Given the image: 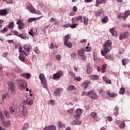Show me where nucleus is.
Instances as JSON below:
<instances>
[{"label":"nucleus","instance_id":"obj_34","mask_svg":"<svg viewBox=\"0 0 130 130\" xmlns=\"http://www.w3.org/2000/svg\"><path fill=\"white\" fill-rule=\"evenodd\" d=\"M125 92V88L121 87L120 89L119 93L121 95H123V94H124Z\"/></svg>","mask_w":130,"mask_h":130},{"label":"nucleus","instance_id":"obj_18","mask_svg":"<svg viewBox=\"0 0 130 130\" xmlns=\"http://www.w3.org/2000/svg\"><path fill=\"white\" fill-rule=\"evenodd\" d=\"M90 79L92 81H94L95 80H98L99 79V76L97 75H92L90 76Z\"/></svg>","mask_w":130,"mask_h":130},{"label":"nucleus","instance_id":"obj_64","mask_svg":"<svg viewBox=\"0 0 130 130\" xmlns=\"http://www.w3.org/2000/svg\"><path fill=\"white\" fill-rule=\"evenodd\" d=\"M107 119H108V121H112V117L111 116L107 117Z\"/></svg>","mask_w":130,"mask_h":130},{"label":"nucleus","instance_id":"obj_25","mask_svg":"<svg viewBox=\"0 0 130 130\" xmlns=\"http://www.w3.org/2000/svg\"><path fill=\"white\" fill-rule=\"evenodd\" d=\"M104 81L107 84H111V80L108 79L106 76L103 77Z\"/></svg>","mask_w":130,"mask_h":130},{"label":"nucleus","instance_id":"obj_49","mask_svg":"<svg viewBox=\"0 0 130 130\" xmlns=\"http://www.w3.org/2000/svg\"><path fill=\"white\" fill-rule=\"evenodd\" d=\"M39 79L41 80H43L45 79V76H44V74H41L39 75Z\"/></svg>","mask_w":130,"mask_h":130},{"label":"nucleus","instance_id":"obj_31","mask_svg":"<svg viewBox=\"0 0 130 130\" xmlns=\"http://www.w3.org/2000/svg\"><path fill=\"white\" fill-rule=\"evenodd\" d=\"M36 20H37V18H29L28 19L27 22L28 23H32V22H35Z\"/></svg>","mask_w":130,"mask_h":130},{"label":"nucleus","instance_id":"obj_24","mask_svg":"<svg viewBox=\"0 0 130 130\" xmlns=\"http://www.w3.org/2000/svg\"><path fill=\"white\" fill-rule=\"evenodd\" d=\"M88 20L89 18H88V17L83 16V23L86 26H87V25H88V23H89V22L88 21Z\"/></svg>","mask_w":130,"mask_h":130},{"label":"nucleus","instance_id":"obj_59","mask_svg":"<svg viewBox=\"0 0 130 130\" xmlns=\"http://www.w3.org/2000/svg\"><path fill=\"white\" fill-rule=\"evenodd\" d=\"M105 58L107 59H113V58L111 57V55H107L105 56Z\"/></svg>","mask_w":130,"mask_h":130},{"label":"nucleus","instance_id":"obj_6","mask_svg":"<svg viewBox=\"0 0 130 130\" xmlns=\"http://www.w3.org/2000/svg\"><path fill=\"white\" fill-rule=\"evenodd\" d=\"M22 109V110L21 112V114L23 115V116H27L28 115V111H27V109H25V106H24V104H21L19 105V108Z\"/></svg>","mask_w":130,"mask_h":130},{"label":"nucleus","instance_id":"obj_9","mask_svg":"<svg viewBox=\"0 0 130 130\" xmlns=\"http://www.w3.org/2000/svg\"><path fill=\"white\" fill-rule=\"evenodd\" d=\"M44 130H56V126L54 125H48L44 128Z\"/></svg>","mask_w":130,"mask_h":130},{"label":"nucleus","instance_id":"obj_14","mask_svg":"<svg viewBox=\"0 0 130 130\" xmlns=\"http://www.w3.org/2000/svg\"><path fill=\"white\" fill-rule=\"evenodd\" d=\"M87 69L86 72L87 74L89 75H90V74H92V72H93V70L92 69V68L90 67V64H88L86 66Z\"/></svg>","mask_w":130,"mask_h":130},{"label":"nucleus","instance_id":"obj_62","mask_svg":"<svg viewBox=\"0 0 130 130\" xmlns=\"http://www.w3.org/2000/svg\"><path fill=\"white\" fill-rule=\"evenodd\" d=\"M35 53H37V54H38L39 53V50L38 49V48L37 47L35 49Z\"/></svg>","mask_w":130,"mask_h":130},{"label":"nucleus","instance_id":"obj_48","mask_svg":"<svg viewBox=\"0 0 130 130\" xmlns=\"http://www.w3.org/2000/svg\"><path fill=\"white\" fill-rule=\"evenodd\" d=\"M18 58L20 59V60H21V61H23V62L25 61V56H19Z\"/></svg>","mask_w":130,"mask_h":130},{"label":"nucleus","instance_id":"obj_21","mask_svg":"<svg viewBox=\"0 0 130 130\" xmlns=\"http://www.w3.org/2000/svg\"><path fill=\"white\" fill-rule=\"evenodd\" d=\"M110 32L111 33L113 36H116V31H115V29L114 27H112V28L110 29Z\"/></svg>","mask_w":130,"mask_h":130},{"label":"nucleus","instance_id":"obj_38","mask_svg":"<svg viewBox=\"0 0 130 130\" xmlns=\"http://www.w3.org/2000/svg\"><path fill=\"white\" fill-rule=\"evenodd\" d=\"M23 82V80H22L21 79H17L15 80V83L19 86L20 85L21 83Z\"/></svg>","mask_w":130,"mask_h":130},{"label":"nucleus","instance_id":"obj_26","mask_svg":"<svg viewBox=\"0 0 130 130\" xmlns=\"http://www.w3.org/2000/svg\"><path fill=\"white\" fill-rule=\"evenodd\" d=\"M130 15V12L129 11H126L125 13H124V15L123 16V19L125 20V19H126V18H127V17H128V16H129Z\"/></svg>","mask_w":130,"mask_h":130},{"label":"nucleus","instance_id":"obj_12","mask_svg":"<svg viewBox=\"0 0 130 130\" xmlns=\"http://www.w3.org/2000/svg\"><path fill=\"white\" fill-rule=\"evenodd\" d=\"M90 84H91V82L90 81L85 80L82 83V86L83 87H84V89H87V88H88V86H89V85H90Z\"/></svg>","mask_w":130,"mask_h":130},{"label":"nucleus","instance_id":"obj_61","mask_svg":"<svg viewBox=\"0 0 130 130\" xmlns=\"http://www.w3.org/2000/svg\"><path fill=\"white\" fill-rule=\"evenodd\" d=\"M71 56L72 57V58H73V59H75V57H76V56H77V54H76V53H73L71 55Z\"/></svg>","mask_w":130,"mask_h":130},{"label":"nucleus","instance_id":"obj_45","mask_svg":"<svg viewBox=\"0 0 130 130\" xmlns=\"http://www.w3.org/2000/svg\"><path fill=\"white\" fill-rule=\"evenodd\" d=\"M121 35H123L124 38H127L128 37V32H122Z\"/></svg>","mask_w":130,"mask_h":130},{"label":"nucleus","instance_id":"obj_28","mask_svg":"<svg viewBox=\"0 0 130 130\" xmlns=\"http://www.w3.org/2000/svg\"><path fill=\"white\" fill-rule=\"evenodd\" d=\"M80 58L81 60H83V61L87 60V57L86 56V55H85V54H83V55H80Z\"/></svg>","mask_w":130,"mask_h":130},{"label":"nucleus","instance_id":"obj_46","mask_svg":"<svg viewBox=\"0 0 130 130\" xmlns=\"http://www.w3.org/2000/svg\"><path fill=\"white\" fill-rule=\"evenodd\" d=\"M74 111L75 110L74 109H70L69 110H67V112H68V113H70V114H73Z\"/></svg>","mask_w":130,"mask_h":130},{"label":"nucleus","instance_id":"obj_39","mask_svg":"<svg viewBox=\"0 0 130 130\" xmlns=\"http://www.w3.org/2000/svg\"><path fill=\"white\" fill-rule=\"evenodd\" d=\"M64 42H67L68 41H69L70 40V35H67L65 37H64Z\"/></svg>","mask_w":130,"mask_h":130},{"label":"nucleus","instance_id":"obj_2","mask_svg":"<svg viewBox=\"0 0 130 130\" xmlns=\"http://www.w3.org/2000/svg\"><path fill=\"white\" fill-rule=\"evenodd\" d=\"M8 85V89L10 90L11 93L14 95L16 91H15V83L9 81L7 83Z\"/></svg>","mask_w":130,"mask_h":130},{"label":"nucleus","instance_id":"obj_16","mask_svg":"<svg viewBox=\"0 0 130 130\" xmlns=\"http://www.w3.org/2000/svg\"><path fill=\"white\" fill-rule=\"evenodd\" d=\"M63 44L67 47H68V48H72L73 47V44H72V43L70 41L64 42Z\"/></svg>","mask_w":130,"mask_h":130},{"label":"nucleus","instance_id":"obj_58","mask_svg":"<svg viewBox=\"0 0 130 130\" xmlns=\"http://www.w3.org/2000/svg\"><path fill=\"white\" fill-rule=\"evenodd\" d=\"M84 50L86 52H89V51L91 50V48H89L88 46H86Z\"/></svg>","mask_w":130,"mask_h":130},{"label":"nucleus","instance_id":"obj_54","mask_svg":"<svg viewBox=\"0 0 130 130\" xmlns=\"http://www.w3.org/2000/svg\"><path fill=\"white\" fill-rule=\"evenodd\" d=\"M58 125L59 127H60L61 128H62V127H64V124L61 123V122L59 121L58 122Z\"/></svg>","mask_w":130,"mask_h":130},{"label":"nucleus","instance_id":"obj_30","mask_svg":"<svg viewBox=\"0 0 130 130\" xmlns=\"http://www.w3.org/2000/svg\"><path fill=\"white\" fill-rule=\"evenodd\" d=\"M4 113L6 117H7V118H10V113H9V111L7 110L4 111Z\"/></svg>","mask_w":130,"mask_h":130},{"label":"nucleus","instance_id":"obj_41","mask_svg":"<svg viewBox=\"0 0 130 130\" xmlns=\"http://www.w3.org/2000/svg\"><path fill=\"white\" fill-rule=\"evenodd\" d=\"M16 24H17V25H20V26H24V23H23L21 20H17Z\"/></svg>","mask_w":130,"mask_h":130},{"label":"nucleus","instance_id":"obj_36","mask_svg":"<svg viewBox=\"0 0 130 130\" xmlns=\"http://www.w3.org/2000/svg\"><path fill=\"white\" fill-rule=\"evenodd\" d=\"M29 127V124L28 123H25L23 125V128L21 130H26Z\"/></svg>","mask_w":130,"mask_h":130},{"label":"nucleus","instance_id":"obj_33","mask_svg":"<svg viewBox=\"0 0 130 130\" xmlns=\"http://www.w3.org/2000/svg\"><path fill=\"white\" fill-rule=\"evenodd\" d=\"M114 115H115V116L118 115V108H117V107L114 109Z\"/></svg>","mask_w":130,"mask_h":130},{"label":"nucleus","instance_id":"obj_47","mask_svg":"<svg viewBox=\"0 0 130 130\" xmlns=\"http://www.w3.org/2000/svg\"><path fill=\"white\" fill-rule=\"evenodd\" d=\"M120 128H124L125 127V123L123 122H121L120 124Z\"/></svg>","mask_w":130,"mask_h":130},{"label":"nucleus","instance_id":"obj_57","mask_svg":"<svg viewBox=\"0 0 130 130\" xmlns=\"http://www.w3.org/2000/svg\"><path fill=\"white\" fill-rule=\"evenodd\" d=\"M55 56L57 60H60V59H61V56H60V55L57 54Z\"/></svg>","mask_w":130,"mask_h":130},{"label":"nucleus","instance_id":"obj_8","mask_svg":"<svg viewBox=\"0 0 130 130\" xmlns=\"http://www.w3.org/2000/svg\"><path fill=\"white\" fill-rule=\"evenodd\" d=\"M62 76H63V71H59L53 75V78L55 80V79H59V78L62 77Z\"/></svg>","mask_w":130,"mask_h":130},{"label":"nucleus","instance_id":"obj_4","mask_svg":"<svg viewBox=\"0 0 130 130\" xmlns=\"http://www.w3.org/2000/svg\"><path fill=\"white\" fill-rule=\"evenodd\" d=\"M26 9H28V11L30 12V13H32V14H36V15H41V12L39 11H36L34 7L31 6H28L26 7Z\"/></svg>","mask_w":130,"mask_h":130},{"label":"nucleus","instance_id":"obj_10","mask_svg":"<svg viewBox=\"0 0 130 130\" xmlns=\"http://www.w3.org/2000/svg\"><path fill=\"white\" fill-rule=\"evenodd\" d=\"M21 76L23 78H24L25 79H27V80H29V78H31V74L28 73H22L21 75Z\"/></svg>","mask_w":130,"mask_h":130},{"label":"nucleus","instance_id":"obj_3","mask_svg":"<svg viewBox=\"0 0 130 130\" xmlns=\"http://www.w3.org/2000/svg\"><path fill=\"white\" fill-rule=\"evenodd\" d=\"M10 114L16 115L20 112V109L19 108H15L14 107H10L9 108Z\"/></svg>","mask_w":130,"mask_h":130},{"label":"nucleus","instance_id":"obj_60","mask_svg":"<svg viewBox=\"0 0 130 130\" xmlns=\"http://www.w3.org/2000/svg\"><path fill=\"white\" fill-rule=\"evenodd\" d=\"M72 23H76L78 22V20H77V18L76 17V18H72Z\"/></svg>","mask_w":130,"mask_h":130},{"label":"nucleus","instance_id":"obj_5","mask_svg":"<svg viewBox=\"0 0 130 130\" xmlns=\"http://www.w3.org/2000/svg\"><path fill=\"white\" fill-rule=\"evenodd\" d=\"M75 113L76 115L74 116V118L75 119H80V116L83 113V110L81 108H78L75 111Z\"/></svg>","mask_w":130,"mask_h":130},{"label":"nucleus","instance_id":"obj_23","mask_svg":"<svg viewBox=\"0 0 130 130\" xmlns=\"http://www.w3.org/2000/svg\"><path fill=\"white\" fill-rule=\"evenodd\" d=\"M7 27L9 29H13L15 27V23L13 22H10Z\"/></svg>","mask_w":130,"mask_h":130},{"label":"nucleus","instance_id":"obj_11","mask_svg":"<svg viewBox=\"0 0 130 130\" xmlns=\"http://www.w3.org/2000/svg\"><path fill=\"white\" fill-rule=\"evenodd\" d=\"M2 122L4 127H10V126H11V121H3Z\"/></svg>","mask_w":130,"mask_h":130},{"label":"nucleus","instance_id":"obj_35","mask_svg":"<svg viewBox=\"0 0 130 130\" xmlns=\"http://www.w3.org/2000/svg\"><path fill=\"white\" fill-rule=\"evenodd\" d=\"M102 13H103V10L102 9L99 10L98 12L95 13V16H96V17H100Z\"/></svg>","mask_w":130,"mask_h":130},{"label":"nucleus","instance_id":"obj_51","mask_svg":"<svg viewBox=\"0 0 130 130\" xmlns=\"http://www.w3.org/2000/svg\"><path fill=\"white\" fill-rule=\"evenodd\" d=\"M82 80V78L80 76H78L74 78V81H77V82H80Z\"/></svg>","mask_w":130,"mask_h":130},{"label":"nucleus","instance_id":"obj_22","mask_svg":"<svg viewBox=\"0 0 130 130\" xmlns=\"http://www.w3.org/2000/svg\"><path fill=\"white\" fill-rule=\"evenodd\" d=\"M67 91H72L73 90H77V87H75L74 85L69 86L67 89Z\"/></svg>","mask_w":130,"mask_h":130},{"label":"nucleus","instance_id":"obj_20","mask_svg":"<svg viewBox=\"0 0 130 130\" xmlns=\"http://www.w3.org/2000/svg\"><path fill=\"white\" fill-rule=\"evenodd\" d=\"M41 83H42L44 88L46 89V88H47V83H46V79H45V78H44V79H42L41 80Z\"/></svg>","mask_w":130,"mask_h":130},{"label":"nucleus","instance_id":"obj_7","mask_svg":"<svg viewBox=\"0 0 130 130\" xmlns=\"http://www.w3.org/2000/svg\"><path fill=\"white\" fill-rule=\"evenodd\" d=\"M88 96L90 98V99H97L98 98V95L96 93L93 92L92 90H90L88 91Z\"/></svg>","mask_w":130,"mask_h":130},{"label":"nucleus","instance_id":"obj_19","mask_svg":"<svg viewBox=\"0 0 130 130\" xmlns=\"http://www.w3.org/2000/svg\"><path fill=\"white\" fill-rule=\"evenodd\" d=\"M8 14V10L6 9H2L0 10V16H6Z\"/></svg>","mask_w":130,"mask_h":130},{"label":"nucleus","instance_id":"obj_63","mask_svg":"<svg viewBox=\"0 0 130 130\" xmlns=\"http://www.w3.org/2000/svg\"><path fill=\"white\" fill-rule=\"evenodd\" d=\"M73 10L75 12V13H76L78 11V8H77L76 6H74L73 7Z\"/></svg>","mask_w":130,"mask_h":130},{"label":"nucleus","instance_id":"obj_27","mask_svg":"<svg viewBox=\"0 0 130 130\" xmlns=\"http://www.w3.org/2000/svg\"><path fill=\"white\" fill-rule=\"evenodd\" d=\"M78 54L79 56L81 55H83V54H85L84 53V49L81 48L80 49H79L78 51Z\"/></svg>","mask_w":130,"mask_h":130},{"label":"nucleus","instance_id":"obj_29","mask_svg":"<svg viewBox=\"0 0 130 130\" xmlns=\"http://www.w3.org/2000/svg\"><path fill=\"white\" fill-rule=\"evenodd\" d=\"M98 5H101L102 4H106V0H96V2Z\"/></svg>","mask_w":130,"mask_h":130},{"label":"nucleus","instance_id":"obj_55","mask_svg":"<svg viewBox=\"0 0 130 130\" xmlns=\"http://www.w3.org/2000/svg\"><path fill=\"white\" fill-rule=\"evenodd\" d=\"M105 69H106V64H104L102 66V71L103 72V73H104V72H105Z\"/></svg>","mask_w":130,"mask_h":130},{"label":"nucleus","instance_id":"obj_17","mask_svg":"<svg viewBox=\"0 0 130 130\" xmlns=\"http://www.w3.org/2000/svg\"><path fill=\"white\" fill-rule=\"evenodd\" d=\"M106 95H108L109 97H110L111 98H115L117 96V94L116 93H111L110 92H107L106 93Z\"/></svg>","mask_w":130,"mask_h":130},{"label":"nucleus","instance_id":"obj_32","mask_svg":"<svg viewBox=\"0 0 130 130\" xmlns=\"http://www.w3.org/2000/svg\"><path fill=\"white\" fill-rule=\"evenodd\" d=\"M90 117H92L94 119L97 117V113L96 112H93L90 114Z\"/></svg>","mask_w":130,"mask_h":130},{"label":"nucleus","instance_id":"obj_56","mask_svg":"<svg viewBox=\"0 0 130 130\" xmlns=\"http://www.w3.org/2000/svg\"><path fill=\"white\" fill-rule=\"evenodd\" d=\"M78 24H73L71 25L70 24V27L72 28V29H74V28H76V27H77V26H78Z\"/></svg>","mask_w":130,"mask_h":130},{"label":"nucleus","instance_id":"obj_1","mask_svg":"<svg viewBox=\"0 0 130 130\" xmlns=\"http://www.w3.org/2000/svg\"><path fill=\"white\" fill-rule=\"evenodd\" d=\"M112 44V42L111 40H107L105 42L104 44L103 50L101 51V53L103 56H105L111 50V45Z\"/></svg>","mask_w":130,"mask_h":130},{"label":"nucleus","instance_id":"obj_43","mask_svg":"<svg viewBox=\"0 0 130 130\" xmlns=\"http://www.w3.org/2000/svg\"><path fill=\"white\" fill-rule=\"evenodd\" d=\"M76 20H77V21H80L81 23H83V17H82V16H79L76 17Z\"/></svg>","mask_w":130,"mask_h":130},{"label":"nucleus","instance_id":"obj_44","mask_svg":"<svg viewBox=\"0 0 130 130\" xmlns=\"http://www.w3.org/2000/svg\"><path fill=\"white\" fill-rule=\"evenodd\" d=\"M23 48L25 50H26L27 53H28L29 51H30V49H29V47H28V46H27V45H24L23 46Z\"/></svg>","mask_w":130,"mask_h":130},{"label":"nucleus","instance_id":"obj_50","mask_svg":"<svg viewBox=\"0 0 130 130\" xmlns=\"http://www.w3.org/2000/svg\"><path fill=\"white\" fill-rule=\"evenodd\" d=\"M1 33H5V32H8V28L4 27L3 29L1 30Z\"/></svg>","mask_w":130,"mask_h":130},{"label":"nucleus","instance_id":"obj_53","mask_svg":"<svg viewBox=\"0 0 130 130\" xmlns=\"http://www.w3.org/2000/svg\"><path fill=\"white\" fill-rule=\"evenodd\" d=\"M62 26L63 28H69V27H71V23H66Z\"/></svg>","mask_w":130,"mask_h":130},{"label":"nucleus","instance_id":"obj_15","mask_svg":"<svg viewBox=\"0 0 130 130\" xmlns=\"http://www.w3.org/2000/svg\"><path fill=\"white\" fill-rule=\"evenodd\" d=\"M62 90V88H57L56 91L54 92L55 96H59V95H60V92H61Z\"/></svg>","mask_w":130,"mask_h":130},{"label":"nucleus","instance_id":"obj_40","mask_svg":"<svg viewBox=\"0 0 130 130\" xmlns=\"http://www.w3.org/2000/svg\"><path fill=\"white\" fill-rule=\"evenodd\" d=\"M0 119L1 120H2V121L5 120V115H4V114H3V112H0Z\"/></svg>","mask_w":130,"mask_h":130},{"label":"nucleus","instance_id":"obj_52","mask_svg":"<svg viewBox=\"0 0 130 130\" xmlns=\"http://www.w3.org/2000/svg\"><path fill=\"white\" fill-rule=\"evenodd\" d=\"M89 95V91L86 92V91H83L81 96H88Z\"/></svg>","mask_w":130,"mask_h":130},{"label":"nucleus","instance_id":"obj_42","mask_svg":"<svg viewBox=\"0 0 130 130\" xmlns=\"http://www.w3.org/2000/svg\"><path fill=\"white\" fill-rule=\"evenodd\" d=\"M108 21V17L107 16H105V18H103L102 19L103 23H107Z\"/></svg>","mask_w":130,"mask_h":130},{"label":"nucleus","instance_id":"obj_13","mask_svg":"<svg viewBox=\"0 0 130 130\" xmlns=\"http://www.w3.org/2000/svg\"><path fill=\"white\" fill-rule=\"evenodd\" d=\"M25 104L26 105H33V100L29 98H27L26 99Z\"/></svg>","mask_w":130,"mask_h":130},{"label":"nucleus","instance_id":"obj_37","mask_svg":"<svg viewBox=\"0 0 130 130\" xmlns=\"http://www.w3.org/2000/svg\"><path fill=\"white\" fill-rule=\"evenodd\" d=\"M20 86V87H22V88H26L27 87V82H22L21 83H20V84L19 85Z\"/></svg>","mask_w":130,"mask_h":130}]
</instances>
